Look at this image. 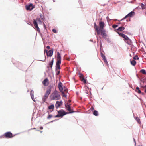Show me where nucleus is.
I'll use <instances>...</instances> for the list:
<instances>
[{
	"label": "nucleus",
	"mask_w": 146,
	"mask_h": 146,
	"mask_svg": "<svg viewBox=\"0 0 146 146\" xmlns=\"http://www.w3.org/2000/svg\"><path fill=\"white\" fill-rule=\"evenodd\" d=\"M94 28L96 31L97 34L98 35H99L100 33L102 37L104 38H105L106 36H107V35L106 33V30L104 29H100L97 26V25L95 22L94 23Z\"/></svg>",
	"instance_id": "f257e3e1"
},
{
	"label": "nucleus",
	"mask_w": 146,
	"mask_h": 146,
	"mask_svg": "<svg viewBox=\"0 0 146 146\" xmlns=\"http://www.w3.org/2000/svg\"><path fill=\"white\" fill-rule=\"evenodd\" d=\"M58 113L56 115L53 117L54 118H62L65 115L70 113H72L73 112H66L64 110L61 109L60 110L57 111Z\"/></svg>",
	"instance_id": "f03ea898"
},
{
	"label": "nucleus",
	"mask_w": 146,
	"mask_h": 146,
	"mask_svg": "<svg viewBox=\"0 0 146 146\" xmlns=\"http://www.w3.org/2000/svg\"><path fill=\"white\" fill-rule=\"evenodd\" d=\"M13 134L10 131H7L4 134L3 136H4L5 138L7 139L11 138L13 137Z\"/></svg>",
	"instance_id": "7ed1b4c3"
},
{
	"label": "nucleus",
	"mask_w": 146,
	"mask_h": 146,
	"mask_svg": "<svg viewBox=\"0 0 146 146\" xmlns=\"http://www.w3.org/2000/svg\"><path fill=\"white\" fill-rule=\"evenodd\" d=\"M32 3H30L25 6V9L27 10L31 11L34 8Z\"/></svg>",
	"instance_id": "20e7f679"
},
{
	"label": "nucleus",
	"mask_w": 146,
	"mask_h": 146,
	"mask_svg": "<svg viewBox=\"0 0 146 146\" xmlns=\"http://www.w3.org/2000/svg\"><path fill=\"white\" fill-rule=\"evenodd\" d=\"M52 88V86L49 85L48 86V89L46 91V92L44 94V96L48 98L49 95L50 94L51 92V89Z\"/></svg>",
	"instance_id": "39448f33"
},
{
	"label": "nucleus",
	"mask_w": 146,
	"mask_h": 146,
	"mask_svg": "<svg viewBox=\"0 0 146 146\" xmlns=\"http://www.w3.org/2000/svg\"><path fill=\"white\" fill-rule=\"evenodd\" d=\"M99 26L97 25V27L99 28L100 29H104L105 27V24L103 21H100L99 22Z\"/></svg>",
	"instance_id": "423d86ee"
},
{
	"label": "nucleus",
	"mask_w": 146,
	"mask_h": 146,
	"mask_svg": "<svg viewBox=\"0 0 146 146\" xmlns=\"http://www.w3.org/2000/svg\"><path fill=\"white\" fill-rule=\"evenodd\" d=\"M58 87L60 91H62V92L64 89V87H63L62 83L60 81L58 82Z\"/></svg>",
	"instance_id": "0eeeda50"
},
{
	"label": "nucleus",
	"mask_w": 146,
	"mask_h": 146,
	"mask_svg": "<svg viewBox=\"0 0 146 146\" xmlns=\"http://www.w3.org/2000/svg\"><path fill=\"white\" fill-rule=\"evenodd\" d=\"M65 106L66 109L67 110L69 111V112H73V113L76 112L75 111H71V108L70 106V104H69L68 103H67V104H65Z\"/></svg>",
	"instance_id": "6e6552de"
},
{
	"label": "nucleus",
	"mask_w": 146,
	"mask_h": 146,
	"mask_svg": "<svg viewBox=\"0 0 146 146\" xmlns=\"http://www.w3.org/2000/svg\"><path fill=\"white\" fill-rule=\"evenodd\" d=\"M127 39H124L125 42L128 44L129 45H131L132 43V41L127 36Z\"/></svg>",
	"instance_id": "1a4fd4ad"
},
{
	"label": "nucleus",
	"mask_w": 146,
	"mask_h": 146,
	"mask_svg": "<svg viewBox=\"0 0 146 146\" xmlns=\"http://www.w3.org/2000/svg\"><path fill=\"white\" fill-rule=\"evenodd\" d=\"M63 104V102L62 101H57L55 104V107L56 109H58L60 106Z\"/></svg>",
	"instance_id": "9d476101"
},
{
	"label": "nucleus",
	"mask_w": 146,
	"mask_h": 146,
	"mask_svg": "<svg viewBox=\"0 0 146 146\" xmlns=\"http://www.w3.org/2000/svg\"><path fill=\"white\" fill-rule=\"evenodd\" d=\"M34 25V26L35 27V29L37 31L38 33H40V28L38 27V23H37L36 22H35L34 23H33Z\"/></svg>",
	"instance_id": "9b49d317"
},
{
	"label": "nucleus",
	"mask_w": 146,
	"mask_h": 146,
	"mask_svg": "<svg viewBox=\"0 0 146 146\" xmlns=\"http://www.w3.org/2000/svg\"><path fill=\"white\" fill-rule=\"evenodd\" d=\"M53 52L54 49L53 48L50 50L48 52V53H47L46 55L47 56V57H51L52 56L53 54Z\"/></svg>",
	"instance_id": "f8f14e48"
},
{
	"label": "nucleus",
	"mask_w": 146,
	"mask_h": 146,
	"mask_svg": "<svg viewBox=\"0 0 146 146\" xmlns=\"http://www.w3.org/2000/svg\"><path fill=\"white\" fill-rule=\"evenodd\" d=\"M117 33L120 36H121L123 38H124V39L125 38L126 39H127V38H128L127 36L125 34L119 32H117Z\"/></svg>",
	"instance_id": "ddd939ff"
},
{
	"label": "nucleus",
	"mask_w": 146,
	"mask_h": 146,
	"mask_svg": "<svg viewBox=\"0 0 146 146\" xmlns=\"http://www.w3.org/2000/svg\"><path fill=\"white\" fill-rule=\"evenodd\" d=\"M33 23H34L35 22H36L37 23H38V22L39 24H41L42 23L41 20L40 19V18L39 17H37L35 20L33 19Z\"/></svg>",
	"instance_id": "4468645a"
},
{
	"label": "nucleus",
	"mask_w": 146,
	"mask_h": 146,
	"mask_svg": "<svg viewBox=\"0 0 146 146\" xmlns=\"http://www.w3.org/2000/svg\"><path fill=\"white\" fill-rule=\"evenodd\" d=\"M42 84L44 86H47L49 84V80L47 78L45 79L42 81Z\"/></svg>",
	"instance_id": "2eb2a0df"
},
{
	"label": "nucleus",
	"mask_w": 146,
	"mask_h": 146,
	"mask_svg": "<svg viewBox=\"0 0 146 146\" xmlns=\"http://www.w3.org/2000/svg\"><path fill=\"white\" fill-rule=\"evenodd\" d=\"M38 119H31L32 125H35L36 126L37 125V123L39 122V121L37 120Z\"/></svg>",
	"instance_id": "dca6fc26"
},
{
	"label": "nucleus",
	"mask_w": 146,
	"mask_h": 146,
	"mask_svg": "<svg viewBox=\"0 0 146 146\" xmlns=\"http://www.w3.org/2000/svg\"><path fill=\"white\" fill-rule=\"evenodd\" d=\"M54 58H52V60L51 61H50L48 64V65L49 66L48 68H50L51 69H52V67L53 66V64L54 61Z\"/></svg>",
	"instance_id": "f3484780"
},
{
	"label": "nucleus",
	"mask_w": 146,
	"mask_h": 146,
	"mask_svg": "<svg viewBox=\"0 0 146 146\" xmlns=\"http://www.w3.org/2000/svg\"><path fill=\"white\" fill-rule=\"evenodd\" d=\"M125 29V27L123 26H120L118 28L114 30L115 31H116V30H117L118 31H121L124 30Z\"/></svg>",
	"instance_id": "a211bd4d"
},
{
	"label": "nucleus",
	"mask_w": 146,
	"mask_h": 146,
	"mask_svg": "<svg viewBox=\"0 0 146 146\" xmlns=\"http://www.w3.org/2000/svg\"><path fill=\"white\" fill-rule=\"evenodd\" d=\"M134 9L132 11L130 12L128 14L129 17H131L134 16L135 14V12L134 11Z\"/></svg>",
	"instance_id": "6ab92c4d"
},
{
	"label": "nucleus",
	"mask_w": 146,
	"mask_h": 146,
	"mask_svg": "<svg viewBox=\"0 0 146 146\" xmlns=\"http://www.w3.org/2000/svg\"><path fill=\"white\" fill-rule=\"evenodd\" d=\"M56 60H61V57L60 53L58 52H57V55L56 57Z\"/></svg>",
	"instance_id": "aec40b11"
},
{
	"label": "nucleus",
	"mask_w": 146,
	"mask_h": 146,
	"mask_svg": "<svg viewBox=\"0 0 146 146\" xmlns=\"http://www.w3.org/2000/svg\"><path fill=\"white\" fill-rule=\"evenodd\" d=\"M135 91H136L139 94H140L141 93V91L138 86H137L136 88L135 89Z\"/></svg>",
	"instance_id": "412c9836"
},
{
	"label": "nucleus",
	"mask_w": 146,
	"mask_h": 146,
	"mask_svg": "<svg viewBox=\"0 0 146 146\" xmlns=\"http://www.w3.org/2000/svg\"><path fill=\"white\" fill-rule=\"evenodd\" d=\"M130 63L131 65L133 66H135L136 64V62L134 60H130Z\"/></svg>",
	"instance_id": "4be33fe9"
},
{
	"label": "nucleus",
	"mask_w": 146,
	"mask_h": 146,
	"mask_svg": "<svg viewBox=\"0 0 146 146\" xmlns=\"http://www.w3.org/2000/svg\"><path fill=\"white\" fill-rule=\"evenodd\" d=\"M48 109L49 110H53L54 108V104H52L48 107Z\"/></svg>",
	"instance_id": "5701e85b"
},
{
	"label": "nucleus",
	"mask_w": 146,
	"mask_h": 146,
	"mask_svg": "<svg viewBox=\"0 0 146 146\" xmlns=\"http://www.w3.org/2000/svg\"><path fill=\"white\" fill-rule=\"evenodd\" d=\"M55 98H55L56 100H59L61 98L60 95L59 94L58 95H55Z\"/></svg>",
	"instance_id": "b1692460"
},
{
	"label": "nucleus",
	"mask_w": 146,
	"mask_h": 146,
	"mask_svg": "<svg viewBox=\"0 0 146 146\" xmlns=\"http://www.w3.org/2000/svg\"><path fill=\"white\" fill-rule=\"evenodd\" d=\"M40 17L42 20H43V21H44L45 19L44 15L40 13Z\"/></svg>",
	"instance_id": "393cba45"
},
{
	"label": "nucleus",
	"mask_w": 146,
	"mask_h": 146,
	"mask_svg": "<svg viewBox=\"0 0 146 146\" xmlns=\"http://www.w3.org/2000/svg\"><path fill=\"white\" fill-rule=\"evenodd\" d=\"M56 61V65H60L61 62V60H57Z\"/></svg>",
	"instance_id": "a878e982"
},
{
	"label": "nucleus",
	"mask_w": 146,
	"mask_h": 146,
	"mask_svg": "<svg viewBox=\"0 0 146 146\" xmlns=\"http://www.w3.org/2000/svg\"><path fill=\"white\" fill-rule=\"evenodd\" d=\"M60 65H56L55 66V71H56L58 70H60L61 69L60 67Z\"/></svg>",
	"instance_id": "bb28decb"
},
{
	"label": "nucleus",
	"mask_w": 146,
	"mask_h": 146,
	"mask_svg": "<svg viewBox=\"0 0 146 146\" xmlns=\"http://www.w3.org/2000/svg\"><path fill=\"white\" fill-rule=\"evenodd\" d=\"M50 100H56L55 98V96L54 95H53L52 94L50 95Z\"/></svg>",
	"instance_id": "cd10ccee"
},
{
	"label": "nucleus",
	"mask_w": 146,
	"mask_h": 146,
	"mask_svg": "<svg viewBox=\"0 0 146 146\" xmlns=\"http://www.w3.org/2000/svg\"><path fill=\"white\" fill-rule=\"evenodd\" d=\"M93 114L95 116H98V111L96 110H95L94 111L93 113Z\"/></svg>",
	"instance_id": "c85d7f7f"
},
{
	"label": "nucleus",
	"mask_w": 146,
	"mask_h": 146,
	"mask_svg": "<svg viewBox=\"0 0 146 146\" xmlns=\"http://www.w3.org/2000/svg\"><path fill=\"white\" fill-rule=\"evenodd\" d=\"M104 39L107 42L109 43H111V41L110 40L109 38H107L106 37Z\"/></svg>",
	"instance_id": "c756f323"
},
{
	"label": "nucleus",
	"mask_w": 146,
	"mask_h": 146,
	"mask_svg": "<svg viewBox=\"0 0 146 146\" xmlns=\"http://www.w3.org/2000/svg\"><path fill=\"white\" fill-rule=\"evenodd\" d=\"M140 72L141 73H142L143 74H146V70L144 69H141Z\"/></svg>",
	"instance_id": "7c9ffc66"
},
{
	"label": "nucleus",
	"mask_w": 146,
	"mask_h": 146,
	"mask_svg": "<svg viewBox=\"0 0 146 146\" xmlns=\"http://www.w3.org/2000/svg\"><path fill=\"white\" fill-rule=\"evenodd\" d=\"M62 94V96H63V97H65V98H67V95H66V94H65L64 92V91H63V90L62 91H62H60V92Z\"/></svg>",
	"instance_id": "2f4dec72"
},
{
	"label": "nucleus",
	"mask_w": 146,
	"mask_h": 146,
	"mask_svg": "<svg viewBox=\"0 0 146 146\" xmlns=\"http://www.w3.org/2000/svg\"><path fill=\"white\" fill-rule=\"evenodd\" d=\"M133 60H138L139 59V58L138 57V56L137 55H136L135 56L133 57Z\"/></svg>",
	"instance_id": "473e14b6"
},
{
	"label": "nucleus",
	"mask_w": 146,
	"mask_h": 146,
	"mask_svg": "<svg viewBox=\"0 0 146 146\" xmlns=\"http://www.w3.org/2000/svg\"><path fill=\"white\" fill-rule=\"evenodd\" d=\"M47 98L46 97H45V96H44V97H43L42 98V103H44V102H45L46 100V99L47 98Z\"/></svg>",
	"instance_id": "72a5a7b5"
},
{
	"label": "nucleus",
	"mask_w": 146,
	"mask_h": 146,
	"mask_svg": "<svg viewBox=\"0 0 146 146\" xmlns=\"http://www.w3.org/2000/svg\"><path fill=\"white\" fill-rule=\"evenodd\" d=\"M141 6L143 9H145L146 8L145 7V5L143 3H141Z\"/></svg>",
	"instance_id": "f704fd0d"
},
{
	"label": "nucleus",
	"mask_w": 146,
	"mask_h": 146,
	"mask_svg": "<svg viewBox=\"0 0 146 146\" xmlns=\"http://www.w3.org/2000/svg\"><path fill=\"white\" fill-rule=\"evenodd\" d=\"M82 81L85 84H86L87 83V80L85 78H83Z\"/></svg>",
	"instance_id": "c9c22d12"
},
{
	"label": "nucleus",
	"mask_w": 146,
	"mask_h": 146,
	"mask_svg": "<svg viewBox=\"0 0 146 146\" xmlns=\"http://www.w3.org/2000/svg\"><path fill=\"white\" fill-rule=\"evenodd\" d=\"M118 26V25L114 24L112 25V27L114 29H115Z\"/></svg>",
	"instance_id": "e433bc0d"
},
{
	"label": "nucleus",
	"mask_w": 146,
	"mask_h": 146,
	"mask_svg": "<svg viewBox=\"0 0 146 146\" xmlns=\"http://www.w3.org/2000/svg\"><path fill=\"white\" fill-rule=\"evenodd\" d=\"M33 91V90H32L30 92V95L32 99H34V94L33 93H32L31 92Z\"/></svg>",
	"instance_id": "4c0bfd02"
},
{
	"label": "nucleus",
	"mask_w": 146,
	"mask_h": 146,
	"mask_svg": "<svg viewBox=\"0 0 146 146\" xmlns=\"http://www.w3.org/2000/svg\"><path fill=\"white\" fill-rule=\"evenodd\" d=\"M54 95L59 94L58 92L56 89H55L54 91Z\"/></svg>",
	"instance_id": "58836bf2"
},
{
	"label": "nucleus",
	"mask_w": 146,
	"mask_h": 146,
	"mask_svg": "<svg viewBox=\"0 0 146 146\" xmlns=\"http://www.w3.org/2000/svg\"><path fill=\"white\" fill-rule=\"evenodd\" d=\"M137 123L141 125V122L140 119H135Z\"/></svg>",
	"instance_id": "ea45409f"
},
{
	"label": "nucleus",
	"mask_w": 146,
	"mask_h": 146,
	"mask_svg": "<svg viewBox=\"0 0 146 146\" xmlns=\"http://www.w3.org/2000/svg\"><path fill=\"white\" fill-rule=\"evenodd\" d=\"M68 91V89L66 88H64V92L65 93H67Z\"/></svg>",
	"instance_id": "a19ab883"
},
{
	"label": "nucleus",
	"mask_w": 146,
	"mask_h": 146,
	"mask_svg": "<svg viewBox=\"0 0 146 146\" xmlns=\"http://www.w3.org/2000/svg\"><path fill=\"white\" fill-rule=\"evenodd\" d=\"M52 31L54 33H56L57 32L56 30L54 28L52 29Z\"/></svg>",
	"instance_id": "79ce46f5"
},
{
	"label": "nucleus",
	"mask_w": 146,
	"mask_h": 146,
	"mask_svg": "<svg viewBox=\"0 0 146 146\" xmlns=\"http://www.w3.org/2000/svg\"><path fill=\"white\" fill-rule=\"evenodd\" d=\"M56 76H57V75H58L60 73V70H57L56 71Z\"/></svg>",
	"instance_id": "37998d69"
},
{
	"label": "nucleus",
	"mask_w": 146,
	"mask_h": 146,
	"mask_svg": "<svg viewBox=\"0 0 146 146\" xmlns=\"http://www.w3.org/2000/svg\"><path fill=\"white\" fill-rule=\"evenodd\" d=\"M52 117V115L51 114H48V116L47 117V119H50Z\"/></svg>",
	"instance_id": "c03bdc74"
},
{
	"label": "nucleus",
	"mask_w": 146,
	"mask_h": 146,
	"mask_svg": "<svg viewBox=\"0 0 146 146\" xmlns=\"http://www.w3.org/2000/svg\"><path fill=\"white\" fill-rule=\"evenodd\" d=\"M59 119H55V120H53V121H51L50 122H49L48 123H46V124H49L50 123H52L53 122H55V121L59 120Z\"/></svg>",
	"instance_id": "a18cd8bd"
},
{
	"label": "nucleus",
	"mask_w": 146,
	"mask_h": 146,
	"mask_svg": "<svg viewBox=\"0 0 146 146\" xmlns=\"http://www.w3.org/2000/svg\"><path fill=\"white\" fill-rule=\"evenodd\" d=\"M100 49H101V48H103V47H102V42H101V40H100Z\"/></svg>",
	"instance_id": "49530a36"
},
{
	"label": "nucleus",
	"mask_w": 146,
	"mask_h": 146,
	"mask_svg": "<svg viewBox=\"0 0 146 146\" xmlns=\"http://www.w3.org/2000/svg\"><path fill=\"white\" fill-rule=\"evenodd\" d=\"M100 55L102 58L106 57L105 55L103 54V53H101Z\"/></svg>",
	"instance_id": "de8ad7c7"
},
{
	"label": "nucleus",
	"mask_w": 146,
	"mask_h": 146,
	"mask_svg": "<svg viewBox=\"0 0 146 146\" xmlns=\"http://www.w3.org/2000/svg\"><path fill=\"white\" fill-rule=\"evenodd\" d=\"M126 18H125V17H124V18H123L121 20H117V19H115V20H116V21H123L124 19H125Z\"/></svg>",
	"instance_id": "09e8293b"
},
{
	"label": "nucleus",
	"mask_w": 146,
	"mask_h": 146,
	"mask_svg": "<svg viewBox=\"0 0 146 146\" xmlns=\"http://www.w3.org/2000/svg\"><path fill=\"white\" fill-rule=\"evenodd\" d=\"M48 51L46 49H44V54H45V53H46V55L47 54V53H48Z\"/></svg>",
	"instance_id": "8fccbe9b"
},
{
	"label": "nucleus",
	"mask_w": 146,
	"mask_h": 146,
	"mask_svg": "<svg viewBox=\"0 0 146 146\" xmlns=\"http://www.w3.org/2000/svg\"><path fill=\"white\" fill-rule=\"evenodd\" d=\"M100 54H101V53H103L104 52V51L103 50V48L100 49Z\"/></svg>",
	"instance_id": "3c124183"
},
{
	"label": "nucleus",
	"mask_w": 146,
	"mask_h": 146,
	"mask_svg": "<svg viewBox=\"0 0 146 146\" xmlns=\"http://www.w3.org/2000/svg\"><path fill=\"white\" fill-rule=\"evenodd\" d=\"M106 19H107V21H108V22H109V21H110L111 20V19H110V18H109L108 17V16L106 17Z\"/></svg>",
	"instance_id": "603ef678"
},
{
	"label": "nucleus",
	"mask_w": 146,
	"mask_h": 146,
	"mask_svg": "<svg viewBox=\"0 0 146 146\" xmlns=\"http://www.w3.org/2000/svg\"><path fill=\"white\" fill-rule=\"evenodd\" d=\"M79 77H82L83 76V74H82V73H80V72H79Z\"/></svg>",
	"instance_id": "864d4df0"
},
{
	"label": "nucleus",
	"mask_w": 146,
	"mask_h": 146,
	"mask_svg": "<svg viewBox=\"0 0 146 146\" xmlns=\"http://www.w3.org/2000/svg\"><path fill=\"white\" fill-rule=\"evenodd\" d=\"M44 56H45V59L44 60H37L38 61H42V62L45 61V60L46 59V56L45 55H44Z\"/></svg>",
	"instance_id": "5fc2aeb1"
},
{
	"label": "nucleus",
	"mask_w": 146,
	"mask_h": 146,
	"mask_svg": "<svg viewBox=\"0 0 146 146\" xmlns=\"http://www.w3.org/2000/svg\"><path fill=\"white\" fill-rule=\"evenodd\" d=\"M27 23L29 25H31V26H32L33 27V25L32 24V23L31 22H29V23Z\"/></svg>",
	"instance_id": "6e6d98bb"
},
{
	"label": "nucleus",
	"mask_w": 146,
	"mask_h": 146,
	"mask_svg": "<svg viewBox=\"0 0 146 146\" xmlns=\"http://www.w3.org/2000/svg\"><path fill=\"white\" fill-rule=\"evenodd\" d=\"M104 61L105 63H106L107 65L108 64V61H107V59L105 60Z\"/></svg>",
	"instance_id": "4d7b16f0"
},
{
	"label": "nucleus",
	"mask_w": 146,
	"mask_h": 146,
	"mask_svg": "<svg viewBox=\"0 0 146 146\" xmlns=\"http://www.w3.org/2000/svg\"><path fill=\"white\" fill-rule=\"evenodd\" d=\"M94 108L93 107V106H91L90 109V110L92 111H93L94 110Z\"/></svg>",
	"instance_id": "13d9d810"
},
{
	"label": "nucleus",
	"mask_w": 146,
	"mask_h": 146,
	"mask_svg": "<svg viewBox=\"0 0 146 146\" xmlns=\"http://www.w3.org/2000/svg\"><path fill=\"white\" fill-rule=\"evenodd\" d=\"M43 26H44V27L45 29L47 30L46 25L44 23H43Z\"/></svg>",
	"instance_id": "bf43d9fd"
},
{
	"label": "nucleus",
	"mask_w": 146,
	"mask_h": 146,
	"mask_svg": "<svg viewBox=\"0 0 146 146\" xmlns=\"http://www.w3.org/2000/svg\"><path fill=\"white\" fill-rule=\"evenodd\" d=\"M125 17V18H127L129 17V15L128 14L127 15H126Z\"/></svg>",
	"instance_id": "052dcab7"
},
{
	"label": "nucleus",
	"mask_w": 146,
	"mask_h": 146,
	"mask_svg": "<svg viewBox=\"0 0 146 146\" xmlns=\"http://www.w3.org/2000/svg\"><path fill=\"white\" fill-rule=\"evenodd\" d=\"M36 129V131H38V129H36V128H31L30 129H29V130H33V129Z\"/></svg>",
	"instance_id": "680f3d73"
},
{
	"label": "nucleus",
	"mask_w": 146,
	"mask_h": 146,
	"mask_svg": "<svg viewBox=\"0 0 146 146\" xmlns=\"http://www.w3.org/2000/svg\"><path fill=\"white\" fill-rule=\"evenodd\" d=\"M46 48L47 49H50V46H46Z\"/></svg>",
	"instance_id": "e2e57ef3"
},
{
	"label": "nucleus",
	"mask_w": 146,
	"mask_h": 146,
	"mask_svg": "<svg viewBox=\"0 0 146 146\" xmlns=\"http://www.w3.org/2000/svg\"><path fill=\"white\" fill-rule=\"evenodd\" d=\"M133 140H134V142L135 143V146L136 145V141L135 139L134 138H133Z\"/></svg>",
	"instance_id": "0e129e2a"
},
{
	"label": "nucleus",
	"mask_w": 146,
	"mask_h": 146,
	"mask_svg": "<svg viewBox=\"0 0 146 146\" xmlns=\"http://www.w3.org/2000/svg\"><path fill=\"white\" fill-rule=\"evenodd\" d=\"M18 134H19V133H17V134H14V135H13V134L12 136H13V137H14V136H15V135H17Z\"/></svg>",
	"instance_id": "69168bd1"
},
{
	"label": "nucleus",
	"mask_w": 146,
	"mask_h": 146,
	"mask_svg": "<svg viewBox=\"0 0 146 146\" xmlns=\"http://www.w3.org/2000/svg\"><path fill=\"white\" fill-rule=\"evenodd\" d=\"M141 81L143 83H144L145 82V81L144 80H143L142 79L141 80Z\"/></svg>",
	"instance_id": "338daca9"
},
{
	"label": "nucleus",
	"mask_w": 146,
	"mask_h": 146,
	"mask_svg": "<svg viewBox=\"0 0 146 146\" xmlns=\"http://www.w3.org/2000/svg\"><path fill=\"white\" fill-rule=\"evenodd\" d=\"M18 64L19 66L22 65V64L20 62H18Z\"/></svg>",
	"instance_id": "774afa93"
}]
</instances>
